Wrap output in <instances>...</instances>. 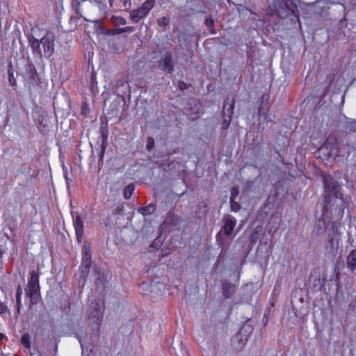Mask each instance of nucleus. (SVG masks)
<instances>
[{"instance_id": "obj_8", "label": "nucleus", "mask_w": 356, "mask_h": 356, "mask_svg": "<svg viewBox=\"0 0 356 356\" xmlns=\"http://www.w3.org/2000/svg\"><path fill=\"white\" fill-rule=\"evenodd\" d=\"M159 68L166 74H172L175 70V62L170 51H166L164 56L159 62Z\"/></svg>"}, {"instance_id": "obj_49", "label": "nucleus", "mask_w": 356, "mask_h": 356, "mask_svg": "<svg viewBox=\"0 0 356 356\" xmlns=\"http://www.w3.org/2000/svg\"><path fill=\"white\" fill-rule=\"evenodd\" d=\"M86 280H87V278H83V277H79V280H78L79 286L81 288H83L86 284Z\"/></svg>"}, {"instance_id": "obj_45", "label": "nucleus", "mask_w": 356, "mask_h": 356, "mask_svg": "<svg viewBox=\"0 0 356 356\" xmlns=\"http://www.w3.org/2000/svg\"><path fill=\"white\" fill-rule=\"evenodd\" d=\"M106 148V144L102 143L101 145V151L99 153V162L100 161L102 162V161H103Z\"/></svg>"}, {"instance_id": "obj_4", "label": "nucleus", "mask_w": 356, "mask_h": 356, "mask_svg": "<svg viewBox=\"0 0 356 356\" xmlns=\"http://www.w3.org/2000/svg\"><path fill=\"white\" fill-rule=\"evenodd\" d=\"M327 244L325 246V251L327 254L335 255L339 249L340 234L338 232V224L332 222L327 227Z\"/></svg>"}, {"instance_id": "obj_31", "label": "nucleus", "mask_w": 356, "mask_h": 356, "mask_svg": "<svg viewBox=\"0 0 356 356\" xmlns=\"http://www.w3.org/2000/svg\"><path fill=\"white\" fill-rule=\"evenodd\" d=\"M134 191V186L133 184H129L127 186L123 191V196L125 199H129L132 195Z\"/></svg>"}, {"instance_id": "obj_7", "label": "nucleus", "mask_w": 356, "mask_h": 356, "mask_svg": "<svg viewBox=\"0 0 356 356\" xmlns=\"http://www.w3.org/2000/svg\"><path fill=\"white\" fill-rule=\"evenodd\" d=\"M184 110L190 118L195 120L202 113V106L198 99L191 98L187 101Z\"/></svg>"}, {"instance_id": "obj_13", "label": "nucleus", "mask_w": 356, "mask_h": 356, "mask_svg": "<svg viewBox=\"0 0 356 356\" xmlns=\"http://www.w3.org/2000/svg\"><path fill=\"white\" fill-rule=\"evenodd\" d=\"M181 221L182 219L179 216L170 211L167 213L164 223L165 225L177 227L180 225Z\"/></svg>"}, {"instance_id": "obj_14", "label": "nucleus", "mask_w": 356, "mask_h": 356, "mask_svg": "<svg viewBox=\"0 0 356 356\" xmlns=\"http://www.w3.org/2000/svg\"><path fill=\"white\" fill-rule=\"evenodd\" d=\"M252 299V290L248 286L243 289V293L240 300L235 301L233 304V307L237 309L236 306L241 304H249Z\"/></svg>"}, {"instance_id": "obj_6", "label": "nucleus", "mask_w": 356, "mask_h": 356, "mask_svg": "<svg viewBox=\"0 0 356 356\" xmlns=\"http://www.w3.org/2000/svg\"><path fill=\"white\" fill-rule=\"evenodd\" d=\"M55 34L51 31H47L45 35L40 39V43L43 47V56L49 58L54 52Z\"/></svg>"}, {"instance_id": "obj_53", "label": "nucleus", "mask_w": 356, "mask_h": 356, "mask_svg": "<svg viewBox=\"0 0 356 356\" xmlns=\"http://www.w3.org/2000/svg\"><path fill=\"white\" fill-rule=\"evenodd\" d=\"M64 177H65V181H66V184H67V186L69 187L70 182L72 180L67 176V169H64Z\"/></svg>"}, {"instance_id": "obj_44", "label": "nucleus", "mask_w": 356, "mask_h": 356, "mask_svg": "<svg viewBox=\"0 0 356 356\" xmlns=\"http://www.w3.org/2000/svg\"><path fill=\"white\" fill-rule=\"evenodd\" d=\"M94 23L97 31L100 33H103L104 31V27L102 26L100 21L96 20L94 22Z\"/></svg>"}, {"instance_id": "obj_63", "label": "nucleus", "mask_w": 356, "mask_h": 356, "mask_svg": "<svg viewBox=\"0 0 356 356\" xmlns=\"http://www.w3.org/2000/svg\"><path fill=\"white\" fill-rule=\"evenodd\" d=\"M3 338V334L0 333V341Z\"/></svg>"}, {"instance_id": "obj_36", "label": "nucleus", "mask_w": 356, "mask_h": 356, "mask_svg": "<svg viewBox=\"0 0 356 356\" xmlns=\"http://www.w3.org/2000/svg\"><path fill=\"white\" fill-rule=\"evenodd\" d=\"M22 294V288L20 286H18L16 293V299H17V312H19V306H20V296Z\"/></svg>"}, {"instance_id": "obj_62", "label": "nucleus", "mask_w": 356, "mask_h": 356, "mask_svg": "<svg viewBox=\"0 0 356 356\" xmlns=\"http://www.w3.org/2000/svg\"><path fill=\"white\" fill-rule=\"evenodd\" d=\"M158 286H161L163 289L164 288L163 284H158Z\"/></svg>"}, {"instance_id": "obj_24", "label": "nucleus", "mask_w": 356, "mask_h": 356, "mask_svg": "<svg viewBox=\"0 0 356 356\" xmlns=\"http://www.w3.org/2000/svg\"><path fill=\"white\" fill-rule=\"evenodd\" d=\"M146 14L144 12L141 13L140 8L136 10H133L130 13V18L134 23L138 22L142 18L145 17Z\"/></svg>"}, {"instance_id": "obj_15", "label": "nucleus", "mask_w": 356, "mask_h": 356, "mask_svg": "<svg viewBox=\"0 0 356 356\" xmlns=\"http://www.w3.org/2000/svg\"><path fill=\"white\" fill-rule=\"evenodd\" d=\"M236 291V285L229 281L222 283V293L225 298H230Z\"/></svg>"}, {"instance_id": "obj_40", "label": "nucleus", "mask_w": 356, "mask_h": 356, "mask_svg": "<svg viewBox=\"0 0 356 356\" xmlns=\"http://www.w3.org/2000/svg\"><path fill=\"white\" fill-rule=\"evenodd\" d=\"M90 268H84L83 267L80 266V275L79 277L83 278H88L89 275Z\"/></svg>"}, {"instance_id": "obj_50", "label": "nucleus", "mask_w": 356, "mask_h": 356, "mask_svg": "<svg viewBox=\"0 0 356 356\" xmlns=\"http://www.w3.org/2000/svg\"><path fill=\"white\" fill-rule=\"evenodd\" d=\"M79 343L81 344V346L83 350H84L85 349L87 350L89 348V346L85 341V340L79 339Z\"/></svg>"}, {"instance_id": "obj_34", "label": "nucleus", "mask_w": 356, "mask_h": 356, "mask_svg": "<svg viewBox=\"0 0 356 356\" xmlns=\"http://www.w3.org/2000/svg\"><path fill=\"white\" fill-rule=\"evenodd\" d=\"M154 207L152 205H149L145 207H142L140 209V212L143 215H147L153 213L154 211Z\"/></svg>"}, {"instance_id": "obj_30", "label": "nucleus", "mask_w": 356, "mask_h": 356, "mask_svg": "<svg viewBox=\"0 0 356 356\" xmlns=\"http://www.w3.org/2000/svg\"><path fill=\"white\" fill-rule=\"evenodd\" d=\"M205 25L207 26L209 30L210 31L211 33L216 34V31L213 29L214 27V20L212 19L211 17H206L204 21Z\"/></svg>"}, {"instance_id": "obj_43", "label": "nucleus", "mask_w": 356, "mask_h": 356, "mask_svg": "<svg viewBox=\"0 0 356 356\" xmlns=\"http://www.w3.org/2000/svg\"><path fill=\"white\" fill-rule=\"evenodd\" d=\"M195 13H206V8L200 6V8H191V11L188 14V15H191Z\"/></svg>"}, {"instance_id": "obj_5", "label": "nucleus", "mask_w": 356, "mask_h": 356, "mask_svg": "<svg viewBox=\"0 0 356 356\" xmlns=\"http://www.w3.org/2000/svg\"><path fill=\"white\" fill-rule=\"evenodd\" d=\"M235 104V98L233 95H228L223 104L222 109V129H226L229 127L232 119Z\"/></svg>"}, {"instance_id": "obj_64", "label": "nucleus", "mask_w": 356, "mask_h": 356, "mask_svg": "<svg viewBox=\"0 0 356 356\" xmlns=\"http://www.w3.org/2000/svg\"><path fill=\"white\" fill-rule=\"evenodd\" d=\"M0 356H6V355H3V353L0 352Z\"/></svg>"}, {"instance_id": "obj_60", "label": "nucleus", "mask_w": 356, "mask_h": 356, "mask_svg": "<svg viewBox=\"0 0 356 356\" xmlns=\"http://www.w3.org/2000/svg\"><path fill=\"white\" fill-rule=\"evenodd\" d=\"M336 156H344L343 154H341L340 153V150H337L336 154H335Z\"/></svg>"}, {"instance_id": "obj_17", "label": "nucleus", "mask_w": 356, "mask_h": 356, "mask_svg": "<svg viewBox=\"0 0 356 356\" xmlns=\"http://www.w3.org/2000/svg\"><path fill=\"white\" fill-rule=\"evenodd\" d=\"M346 266L353 273L356 270V248L352 250L346 257Z\"/></svg>"}, {"instance_id": "obj_58", "label": "nucleus", "mask_w": 356, "mask_h": 356, "mask_svg": "<svg viewBox=\"0 0 356 356\" xmlns=\"http://www.w3.org/2000/svg\"><path fill=\"white\" fill-rule=\"evenodd\" d=\"M327 3L335 4L339 3V0H326Z\"/></svg>"}, {"instance_id": "obj_20", "label": "nucleus", "mask_w": 356, "mask_h": 356, "mask_svg": "<svg viewBox=\"0 0 356 356\" xmlns=\"http://www.w3.org/2000/svg\"><path fill=\"white\" fill-rule=\"evenodd\" d=\"M129 88V86L124 79H119L116 81L115 92L119 95H124L127 92V89Z\"/></svg>"}, {"instance_id": "obj_38", "label": "nucleus", "mask_w": 356, "mask_h": 356, "mask_svg": "<svg viewBox=\"0 0 356 356\" xmlns=\"http://www.w3.org/2000/svg\"><path fill=\"white\" fill-rule=\"evenodd\" d=\"M111 106H113V108L111 109L108 114L112 115L113 117H115L118 115L119 113L118 104H115L114 102L111 105Z\"/></svg>"}, {"instance_id": "obj_18", "label": "nucleus", "mask_w": 356, "mask_h": 356, "mask_svg": "<svg viewBox=\"0 0 356 356\" xmlns=\"http://www.w3.org/2000/svg\"><path fill=\"white\" fill-rule=\"evenodd\" d=\"M92 264L91 252L89 248L84 247L82 252L81 264L84 268H90Z\"/></svg>"}, {"instance_id": "obj_10", "label": "nucleus", "mask_w": 356, "mask_h": 356, "mask_svg": "<svg viewBox=\"0 0 356 356\" xmlns=\"http://www.w3.org/2000/svg\"><path fill=\"white\" fill-rule=\"evenodd\" d=\"M236 220L233 217L227 218L224 222V225L221 227V230L216 234V240L219 241L221 238V232L229 236L233 233L234 229L236 226Z\"/></svg>"}, {"instance_id": "obj_2", "label": "nucleus", "mask_w": 356, "mask_h": 356, "mask_svg": "<svg viewBox=\"0 0 356 356\" xmlns=\"http://www.w3.org/2000/svg\"><path fill=\"white\" fill-rule=\"evenodd\" d=\"M40 272L39 268L33 269L30 272V278L25 288L26 295L29 298L32 305L38 303L40 299V287L39 284Z\"/></svg>"}, {"instance_id": "obj_59", "label": "nucleus", "mask_w": 356, "mask_h": 356, "mask_svg": "<svg viewBox=\"0 0 356 356\" xmlns=\"http://www.w3.org/2000/svg\"><path fill=\"white\" fill-rule=\"evenodd\" d=\"M268 95H264L262 96V98H261V100H262V102H261V104H263V102L265 101V100H268Z\"/></svg>"}, {"instance_id": "obj_46", "label": "nucleus", "mask_w": 356, "mask_h": 356, "mask_svg": "<svg viewBox=\"0 0 356 356\" xmlns=\"http://www.w3.org/2000/svg\"><path fill=\"white\" fill-rule=\"evenodd\" d=\"M238 189L236 187H233L231 190L230 200H235V198L238 195Z\"/></svg>"}, {"instance_id": "obj_55", "label": "nucleus", "mask_w": 356, "mask_h": 356, "mask_svg": "<svg viewBox=\"0 0 356 356\" xmlns=\"http://www.w3.org/2000/svg\"><path fill=\"white\" fill-rule=\"evenodd\" d=\"M200 0H190L189 1H187V3H193V5H195L197 6L200 3Z\"/></svg>"}, {"instance_id": "obj_52", "label": "nucleus", "mask_w": 356, "mask_h": 356, "mask_svg": "<svg viewBox=\"0 0 356 356\" xmlns=\"http://www.w3.org/2000/svg\"><path fill=\"white\" fill-rule=\"evenodd\" d=\"M101 275L100 273L98 274V277H97L96 280H95V284L98 285L99 283H100L103 287H104V281L103 280L101 279Z\"/></svg>"}, {"instance_id": "obj_21", "label": "nucleus", "mask_w": 356, "mask_h": 356, "mask_svg": "<svg viewBox=\"0 0 356 356\" xmlns=\"http://www.w3.org/2000/svg\"><path fill=\"white\" fill-rule=\"evenodd\" d=\"M29 42L33 50V52L36 53L42 56V54L40 49V40H39L36 39L33 35H31L30 37H29Z\"/></svg>"}, {"instance_id": "obj_41", "label": "nucleus", "mask_w": 356, "mask_h": 356, "mask_svg": "<svg viewBox=\"0 0 356 356\" xmlns=\"http://www.w3.org/2000/svg\"><path fill=\"white\" fill-rule=\"evenodd\" d=\"M231 209L233 211H238L241 208V205L235 201V200H230Z\"/></svg>"}, {"instance_id": "obj_42", "label": "nucleus", "mask_w": 356, "mask_h": 356, "mask_svg": "<svg viewBox=\"0 0 356 356\" xmlns=\"http://www.w3.org/2000/svg\"><path fill=\"white\" fill-rule=\"evenodd\" d=\"M191 86V84H188L186 83H185L184 81H180L178 82V88L180 90H187L189 87Z\"/></svg>"}, {"instance_id": "obj_39", "label": "nucleus", "mask_w": 356, "mask_h": 356, "mask_svg": "<svg viewBox=\"0 0 356 356\" xmlns=\"http://www.w3.org/2000/svg\"><path fill=\"white\" fill-rule=\"evenodd\" d=\"M157 23L160 27H165L169 24V18L162 17L158 19Z\"/></svg>"}, {"instance_id": "obj_48", "label": "nucleus", "mask_w": 356, "mask_h": 356, "mask_svg": "<svg viewBox=\"0 0 356 356\" xmlns=\"http://www.w3.org/2000/svg\"><path fill=\"white\" fill-rule=\"evenodd\" d=\"M102 143L106 144V142L107 140L108 137V131L106 129H103L102 131Z\"/></svg>"}, {"instance_id": "obj_26", "label": "nucleus", "mask_w": 356, "mask_h": 356, "mask_svg": "<svg viewBox=\"0 0 356 356\" xmlns=\"http://www.w3.org/2000/svg\"><path fill=\"white\" fill-rule=\"evenodd\" d=\"M154 6V0H146L140 7L141 13L144 12L146 15Z\"/></svg>"}, {"instance_id": "obj_33", "label": "nucleus", "mask_w": 356, "mask_h": 356, "mask_svg": "<svg viewBox=\"0 0 356 356\" xmlns=\"http://www.w3.org/2000/svg\"><path fill=\"white\" fill-rule=\"evenodd\" d=\"M112 22L115 25H124L127 24V20L122 17L113 16Z\"/></svg>"}, {"instance_id": "obj_37", "label": "nucleus", "mask_w": 356, "mask_h": 356, "mask_svg": "<svg viewBox=\"0 0 356 356\" xmlns=\"http://www.w3.org/2000/svg\"><path fill=\"white\" fill-rule=\"evenodd\" d=\"M81 114L85 117H88L90 114V108L86 102L81 104Z\"/></svg>"}, {"instance_id": "obj_16", "label": "nucleus", "mask_w": 356, "mask_h": 356, "mask_svg": "<svg viewBox=\"0 0 356 356\" xmlns=\"http://www.w3.org/2000/svg\"><path fill=\"white\" fill-rule=\"evenodd\" d=\"M74 226L77 241L81 242L83 235V222L81 216H77L74 220Z\"/></svg>"}, {"instance_id": "obj_28", "label": "nucleus", "mask_w": 356, "mask_h": 356, "mask_svg": "<svg viewBox=\"0 0 356 356\" xmlns=\"http://www.w3.org/2000/svg\"><path fill=\"white\" fill-rule=\"evenodd\" d=\"M262 227L260 226L257 227L252 232L250 236V241L251 243H256L260 236Z\"/></svg>"}, {"instance_id": "obj_23", "label": "nucleus", "mask_w": 356, "mask_h": 356, "mask_svg": "<svg viewBox=\"0 0 356 356\" xmlns=\"http://www.w3.org/2000/svg\"><path fill=\"white\" fill-rule=\"evenodd\" d=\"M71 5L72 10L74 11L76 15L71 16L70 21L76 22L78 19H80V17H83V16L80 14L79 11L80 2L79 1V0H72Z\"/></svg>"}, {"instance_id": "obj_9", "label": "nucleus", "mask_w": 356, "mask_h": 356, "mask_svg": "<svg viewBox=\"0 0 356 356\" xmlns=\"http://www.w3.org/2000/svg\"><path fill=\"white\" fill-rule=\"evenodd\" d=\"M24 78L28 80L32 86H35L39 82V76L34 64L29 60L25 65Z\"/></svg>"}, {"instance_id": "obj_51", "label": "nucleus", "mask_w": 356, "mask_h": 356, "mask_svg": "<svg viewBox=\"0 0 356 356\" xmlns=\"http://www.w3.org/2000/svg\"><path fill=\"white\" fill-rule=\"evenodd\" d=\"M123 211V207L122 206H118L113 211V213L114 215H118L120 213H121Z\"/></svg>"}, {"instance_id": "obj_25", "label": "nucleus", "mask_w": 356, "mask_h": 356, "mask_svg": "<svg viewBox=\"0 0 356 356\" xmlns=\"http://www.w3.org/2000/svg\"><path fill=\"white\" fill-rule=\"evenodd\" d=\"M8 74L9 85L13 88L16 87L17 82L14 76V70L11 62H10L8 65Z\"/></svg>"}, {"instance_id": "obj_54", "label": "nucleus", "mask_w": 356, "mask_h": 356, "mask_svg": "<svg viewBox=\"0 0 356 356\" xmlns=\"http://www.w3.org/2000/svg\"><path fill=\"white\" fill-rule=\"evenodd\" d=\"M7 311V307L0 301V312H6Z\"/></svg>"}, {"instance_id": "obj_3", "label": "nucleus", "mask_w": 356, "mask_h": 356, "mask_svg": "<svg viewBox=\"0 0 356 356\" xmlns=\"http://www.w3.org/2000/svg\"><path fill=\"white\" fill-rule=\"evenodd\" d=\"M293 5L283 0H274L269 6L270 15H276L279 18L284 19L293 14Z\"/></svg>"}, {"instance_id": "obj_12", "label": "nucleus", "mask_w": 356, "mask_h": 356, "mask_svg": "<svg viewBox=\"0 0 356 356\" xmlns=\"http://www.w3.org/2000/svg\"><path fill=\"white\" fill-rule=\"evenodd\" d=\"M161 167L164 172L172 176L179 175L181 170V163L176 161H170L167 163H163Z\"/></svg>"}, {"instance_id": "obj_57", "label": "nucleus", "mask_w": 356, "mask_h": 356, "mask_svg": "<svg viewBox=\"0 0 356 356\" xmlns=\"http://www.w3.org/2000/svg\"><path fill=\"white\" fill-rule=\"evenodd\" d=\"M153 145H154L153 140H152V143L149 141H148L147 145V149L150 150L152 149V147H153Z\"/></svg>"}, {"instance_id": "obj_19", "label": "nucleus", "mask_w": 356, "mask_h": 356, "mask_svg": "<svg viewBox=\"0 0 356 356\" xmlns=\"http://www.w3.org/2000/svg\"><path fill=\"white\" fill-rule=\"evenodd\" d=\"M208 206L204 202H200L196 207L195 216L197 219H202L206 217L208 213Z\"/></svg>"}, {"instance_id": "obj_11", "label": "nucleus", "mask_w": 356, "mask_h": 356, "mask_svg": "<svg viewBox=\"0 0 356 356\" xmlns=\"http://www.w3.org/2000/svg\"><path fill=\"white\" fill-rule=\"evenodd\" d=\"M38 129L40 132L46 135L49 132L50 128V121L47 115L40 114L35 118Z\"/></svg>"}, {"instance_id": "obj_35", "label": "nucleus", "mask_w": 356, "mask_h": 356, "mask_svg": "<svg viewBox=\"0 0 356 356\" xmlns=\"http://www.w3.org/2000/svg\"><path fill=\"white\" fill-rule=\"evenodd\" d=\"M21 342L26 348H30L31 342L29 335L28 334H23L21 338Z\"/></svg>"}, {"instance_id": "obj_56", "label": "nucleus", "mask_w": 356, "mask_h": 356, "mask_svg": "<svg viewBox=\"0 0 356 356\" xmlns=\"http://www.w3.org/2000/svg\"><path fill=\"white\" fill-rule=\"evenodd\" d=\"M95 318H96L97 320V325H99L102 321V316H99V315H97V316H95Z\"/></svg>"}, {"instance_id": "obj_47", "label": "nucleus", "mask_w": 356, "mask_h": 356, "mask_svg": "<svg viewBox=\"0 0 356 356\" xmlns=\"http://www.w3.org/2000/svg\"><path fill=\"white\" fill-rule=\"evenodd\" d=\"M239 6H240L241 7H242V8H241V9L239 8V9H238V12H239L240 13H243V12L244 10H248V11L251 15H253L254 16H256V17H257V16H258V15H257L256 13L253 12L252 10H250V9H249V8H246L245 6H242V5H239Z\"/></svg>"}, {"instance_id": "obj_29", "label": "nucleus", "mask_w": 356, "mask_h": 356, "mask_svg": "<svg viewBox=\"0 0 356 356\" xmlns=\"http://www.w3.org/2000/svg\"><path fill=\"white\" fill-rule=\"evenodd\" d=\"M303 302V298H296V297H293L291 298V305L293 307V312H301L303 309V307H299L298 304Z\"/></svg>"}, {"instance_id": "obj_32", "label": "nucleus", "mask_w": 356, "mask_h": 356, "mask_svg": "<svg viewBox=\"0 0 356 356\" xmlns=\"http://www.w3.org/2000/svg\"><path fill=\"white\" fill-rule=\"evenodd\" d=\"M343 129L346 131H353L355 130V121L348 120L344 123Z\"/></svg>"}, {"instance_id": "obj_22", "label": "nucleus", "mask_w": 356, "mask_h": 356, "mask_svg": "<svg viewBox=\"0 0 356 356\" xmlns=\"http://www.w3.org/2000/svg\"><path fill=\"white\" fill-rule=\"evenodd\" d=\"M104 302L101 299H95L91 300L90 305V312H102L104 311Z\"/></svg>"}, {"instance_id": "obj_61", "label": "nucleus", "mask_w": 356, "mask_h": 356, "mask_svg": "<svg viewBox=\"0 0 356 356\" xmlns=\"http://www.w3.org/2000/svg\"><path fill=\"white\" fill-rule=\"evenodd\" d=\"M155 287V285L151 284V291H153L154 288Z\"/></svg>"}, {"instance_id": "obj_27", "label": "nucleus", "mask_w": 356, "mask_h": 356, "mask_svg": "<svg viewBox=\"0 0 356 356\" xmlns=\"http://www.w3.org/2000/svg\"><path fill=\"white\" fill-rule=\"evenodd\" d=\"M134 26H126L123 28H115L108 31L112 35H119L125 32H133L134 31Z\"/></svg>"}, {"instance_id": "obj_1", "label": "nucleus", "mask_w": 356, "mask_h": 356, "mask_svg": "<svg viewBox=\"0 0 356 356\" xmlns=\"http://www.w3.org/2000/svg\"><path fill=\"white\" fill-rule=\"evenodd\" d=\"M323 182L325 189L324 209L328 211L335 205L337 199H343V194L340 191L341 186L339 181L330 175L323 176Z\"/></svg>"}]
</instances>
